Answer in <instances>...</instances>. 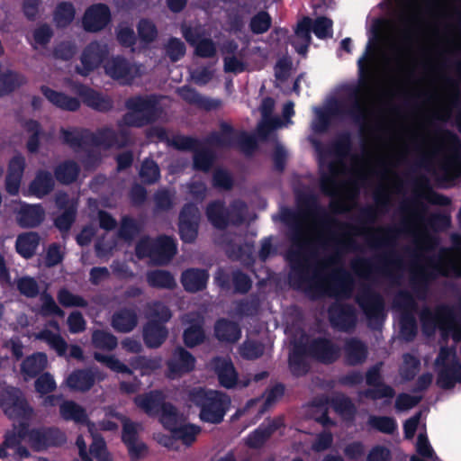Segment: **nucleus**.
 Returning a JSON list of instances; mask_svg holds the SVG:
<instances>
[{"label":"nucleus","instance_id":"f257e3e1","mask_svg":"<svg viewBox=\"0 0 461 461\" xmlns=\"http://www.w3.org/2000/svg\"><path fill=\"white\" fill-rule=\"evenodd\" d=\"M386 1L395 13L396 22L387 24L388 32L377 29L369 37L366 52L357 61L358 85L350 87L345 97L314 109L313 131H324L335 119L364 118L378 81L409 68L412 42L419 31L423 30L429 54L435 59L452 53L460 45L461 37L450 21L447 0Z\"/></svg>","mask_w":461,"mask_h":461},{"label":"nucleus","instance_id":"f03ea898","mask_svg":"<svg viewBox=\"0 0 461 461\" xmlns=\"http://www.w3.org/2000/svg\"><path fill=\"white\" fill-rule=\"evenodd\" d=\"M320 166L323 172V191L339 197L352 195L358 185L368 178L373 170L369 160L355 161L350 170H348L340 161L326 165L325 158H321Z\"/></svg>","mask_w":461,"mask_h":461},{"label":"nucleus","instance_id":"7ed1b4c3","mask_svg":"<svg viewBox=\"0 0 461 461\" xmlns=\"http://www.w3.org/2000/svg\"><path fill=\"white\" fill-rule=\"evenodd\" d=\"M190 399L200 407L201 420L210 423L221 422L230 402L229 397L221 393L201 388L194 390Z\"/></svg>","mask_w":461,"mask_h":461},{"label":"nucleus","instance_id":"20e7f679","mask_svg":"<svg viewBox=\"0 0 461 461\" xmlns=\"http://www.w3.org/2000/svg\"><path fill=\"white\" fill-rule=\"evenodd\" d=\"M159 419L164 428L169 430L175 438L185 445L192 444L200 433V428L186 423L184 416L179 414L172 405L163 406Z\"/></svg>","mask_w":461,"mask_h":461},{"label":"nucleus","instance_id":"39448f33","mask_svg":"<svg viewBox=\"0 0 461 461\" xmlns=\"http://www.w3.org/2000/svg\"><path fill=\"white\" fill-rule=\"evenodd\" d=\"M437 383L443 388H451L461 383V361L450 348H441L435 362Z\"/></svg>","mask_w":461,"mask_h":461},{"label":"nucleus","instance_id":"423d86ee","mask_svg":"<svg viewBox=\"0 0 461 461\" xmlns=\"http://www.w3.org/2000/svg\"><path fill=\"white\" fill-rule=\"evenodd\" d=\"M311 30L320 39L330 37L332 34V22L324 17L316 19L314 23L308 17L303 18L297 25L293 40V44L299 54L304 55L307 51L311 39Z\"/></svg>","mask_w":461,"mask_h":461},{"label":"nucleus","instance_id":"0eeeda50","mask_svg":"<svg viewBox=\"0 0 461 461\" xmlns=\"http://www.w3.org/2000/svg\"><path fill=\"white\" fill-rule=\"evenodd\" d=\"M170 317V312L162 303H156L150 307V321L144 330V339L147 346L157 348L162 344L167 334L162 322L168 321Z\"/></svg>","mask_w":461,"mask_h":461},{"label":"nucleus","instance_id":"6e6552de","mask_svg":"<svg viewBox=\"0 0 461 461\" xmlns=\"http://www.w3.org/2000/svg\"><path fill=\"white\" fill-rule=\"evenodd\" d=\"M139 258L149 257L155 264H165L176 253L174 240L168 237H163L157 241L150 240H141L136 249Z\"/></svg>","mask_w":461,"mask_h":461},{"label":"nucleus","instance_id":"1a4fd4ad","mask_svg":"<svg viewBox=\"0 0 461 461\" xmlns=\"http://www.w3.org/2000/svg\"><path fill=\"white\" fill-rule=\"evenodd\" d=\"M130 112L125 115L124 122L131 125H141L151 121L157 113V104L152 98L135 97L127 103Z\"/></svg>","mask_w":461,"mask_h":461},{"label":"nucleus","instance_id":"9d476101","mask_svg":"<svg viewBox=\"0 0 461 461\" xmlns=\"http://www.w3.org/2000/svg\"><path fill=\"white\" fill-rule=\"evenodd\" d=\"M106 75L121 84H129L142 73V68L123 59L113 58L104 63Z\"/></svg>","mask_w":461,"mask_h":461},{"label":"nucleus","instance_id":"9b49d317","mask_svg":"<svg viewBox=\"0 0 461 461\" xmlns=\"http://www.w3.org/2000/svg\"><path fill=\"white\" fill-rule=\"evenodd\" d=\"M4 411L11 419L26 420L32 414V409L28 406L20 391L11 389L3 396L1 402Z\"/></svg>","mask_w":461,"mask_h":461},{"label":"nucleus","instance_id":"f8f14e48","mask_svg":"<svg viewBox=\"0 0 461 461\" xmlns=\"http://www.w3.org/2000/svg\"><path fill=\"white\" fill-rule=\"evenodd\" d=\"M436 270L442 275L461 276V242L455 249L440 251L439 258L435 263Z\"/></svg>","mask_w":461,"mask_h":461},{"label":"nucleus","instance_id":"ddd939ff","mask_svg":"<svg viewBox=\"0 0 461 461\" xmlns=\"http://www.w3.org/2000/svg\"><path fill=\"white\" fill-rule=\"evenodd\" d=\"M27 437L32 447L37 451L58 446L66 440L65 435L57 429L32 430Z\"/></svg>","mask_w":461,"mask_h":461},{"label":"nucleus","instance_id":"4468645a","mask_svg":"<svg viewBox=\"0 0 461 461\" xmlns=\"http://www.w3.org/2000/svg\"><path fill=\"white\" fill-rule=\"evenodd\" d=\"M106 45L93 42L89 44L81 56V65L77 68L78 73L87 75L100 64L103 57L107 53Z\"/></svg>","mask_w":461,"mask_h":461},{"label":"nucleus","instance_id":"2eb2a0df","mask_svg":"<svg viewBox=\"0 0 461 461\" xmlns=\"http://www.w3.org/2000/svg\"><path fill=\"white\" fill-rule=\"evenodd\" d=\"M110 20V12L104 5L89 7L83 17V26L88 32H97L104 28Z\"/></svg>","mask_w":461,"mask_h":461},{"label":"nucleus","instance_id":"dca6fc26","mask_svg":"<svg viewBox=\"0 0 461 461\" xmlns=\"http://www.w3.org/2000/svg\"><path fill=\"white\" fill-rule=\"evenodd\" d=\"M140 425L130 420H125L123 424L122 440L127 445L129 453L132 459H138L144 456L147 453L145 444L137 438V432Z\"/></svg>","mask_w":461,"mask_h":461},{"label":"nucleus","instance_id":"f3484780","mask_svg":"<svg viewBox=\"0 0 461 461\" xmlns=\"http://www.w3.org/2000/svg\"><path fill=\"white\" fill-rule=\"evenodd\" d=\"M198 211L194 205L185 206L180 214L179 231L185 242L193 241L196 237Z\"/></svg>","mask_w":461,"mask_h":461},{"label":"nucleus","instance_id":"a211bd4d","mask_svg":"<svg viewBox=\"0 0 461 461\" xmlns=\"http://www.w3.org/2000/svg\"><path fill=\"white\" fill-rule=\"evenodd\" d=\"M429 317L431 318L433 325L438 327L444 335L451 336L454 341L461 340V326L450 316L437 315L432 317L430 312H423L422 321L424 326L428 325Z\"/></svg>","mask_w":461,"mask_h":461},{"label":"nucleus","instance_id":"6ab92c4d","mask_svg":"<svg viewBox=\"0 0 461 461\" xmlns=\"http://www.w3.org/2000/svg\"><path fill=\"white\" fill-rule=\"evenodd\" d=\"M24 167L25 159L22 155H15L10 160L6 176V190L9 194H18Z\"/></svg>","mask_w":461,"mask_h":461},{"label":"nucleus","instance_id":"aec40b11","mask_svg":"<svg viewBox=\"0 0 461 461\" xmlns=\"http://www.w3.org/2000/svg\"><path fill=\"white\" fill-rule=\"evenodd\" d=\"M16 211L17 221L23 227H34L44 218V212L40 205L20 203Z\"/></svg>","mask_w":461,"mask_h":461},{"label":"nucleus","instance_id":"412c9836","mask_svg":"<svg viewBox=\"0 0 461 461\" xmlns=\"http://www.w3.org/2000/svg\"><path fill=\"white\" fill-rule=\"evenodd\" d=\"M25 437L23 429L16 427H14L12 431L7 432L3 446L0 447V457H5L7 456L6 448H14L17 458L28 457V450L19 446L22 439H24Z\"/></svg>","mask_w":461,"mask_h":461},{"label":"nucleus","instance_id":"4be33fe9","mask_svg":"<svg viewBox=\"0 0 461 461\" xmlns=\"http://www.w3.org/2000/svg\"><path fill=\"white\" fill-rule=\"evenodd\" d=\"M212 367L218 375L221 385L230 388L237 384V373L230 360L227 358H216L212 363Z\"/></svg>","mask_w":461,"mask_h":461},{"label":"nucleus","instance_id":"5701e85b","mask_svg":"<svg viewBox=\"0 0 461 461\" xmlns=\"http://www.w3.org/2000/svg\"><path fill=\"white\" fill-rule=\"evenodd\" d=\"M183 33L186 41L195 47V51L199 56L210 57L214 54L213 43L202 35L201 29H195L194 33L192 30L184 29Z\"/></svg>","mask_w":461,"mask_h":461},{"label":"nucleus","instance_id":"b1692460","mask_svg":"<svg viewBox=\"0 0 461 461\" xmlns=\"http://www.w3.org/2000/svg\"><path fill=\"white\" fill-rule=\"evenodd\" d=\"M50 327L54 329L51 330L48 328L34 335L36 339L45 341L50 348H53L59 355H64L67 350V344L59 333V326L56 322L50 323Z\"/></svg>","mask_w":461,"mask_h":461},{"label":"nucleus","instance_id":"393cba45","mask_svg":"<svg viewBox=\"0 0 461 461\" xmlns=\"http://www.w3.org/2000/svg\"><path fill=\"white\" fill-rule=\"evenodd\" d=\"M194 358L183 348L176 349L168 363L171 375L188 372L194 368Z\"/></svg>","mask_w":461,"mask_h":461},{"label":"nucleus","instance_id":"a878e982","mask_svg":"<svg viewBox=\"0 0 461 461\" xmlns=\"http://www.w3.org/2000/svg\"><path fill=\"white\" fill-rule=\"evenodd\" d=\"M42 93L52 104L61 109L74 111L79 107V102L77 98L69 97L63 93L47 86L42 87Z\"/></svg>","mask_w":461,"mask_h":461},{"label":"nucleus","instance_id":"bb28decb","mask_svg":"<svg viewBox=\"0 0 461 461\" xmlns=\"http://www.w3.org/2000/svg\"><path fill=\"white\" fill-rule=\"evenodd\" d=\"M47 356L43 353H36L28 357L22 364V374L24 379L35 376L47 366Z\"/></svg>","mask_w":461,"mask_h":461},{"label":"nucleus","instance_id":"cd10ccee","mask_svg":"<svg viewBox=\"0 0 461 461\" xmlns=\"http://www.w3.org/2000/svg\"><path fill=\"white\" fill-rule=\"evenodd\" d=\"M137 407L143 410L149 415H154L159 407L161 409L165 404H162V395L158 392H151L149 393L137 396L134 399Z\"/></svg>","mask_w":461,"mask_h":461},{"label":"nucleus","instance_id":"c85d7f7f","mask_svg":"<svg viewBox=\"0 0 461 461\" xmlns=\"http://www.w3.org/2000/svg\"><path fill=\"white\" fill-rule=\"evenodd\" d=\"M274 107V101L267 98L262 102L260 111L262 119L258 127V135L261 139L270 136V129L275 117H271V112Z\"/></svg>","mask_w":461,"mask_h":461},{"label":"nucleus","instance_id":"c756f323","mask_svg":"<svg viewBox=\"0 0 461 461\" xmlns=\"http://www.w3.org/2000/svg\"><path fill=\"white\" fill-rule=\"evenodd\" d=\"M95 382L94 374L88 371H77L71 374L66 383L73 390L84 392L93 385Z\"/></svg>","mask_w":461,"mask_h":461},{"label":"nucleus","instance_id":"7c9ffc66","mask_svg":"<svg viewBox=\"0 0 461 461\" xmlns=\"http://www.w3.org/2000/svg\"><path fill=\"white\" fill-rule=\"evenodd\" d=\"M53 186V180L50 174L40 172L29 186L28 194L36 197L46 195Z\"/></svg>","mask_w":461,"mask_h":461},{"label":"nucleus","instance_id":"2f4dec72","mask_svg":"<svg viewBox=\"0 0 461 461\" xmlns=\"http://www.w3.org/2000/svg\"><path fill=\"white\" fill-rule=\"evenodd\" d=\"M208 275L201 270H187L182 276L185 288L194 292L203 288L206 285Z\"/></svg>","mask_w":461,"mask_h":461},{"label":"nucleus","instance_id":"473e14b6","mask_svg":"<svg viewBox=\"0 0 461 461\" xmlns=\"http://www.w3.org/2000/svg\"><path fill=\"white\" fill-rule=\"evenodd\" d=\"M59 412L62 418L68 420H73L76 423H84L86 421L85 410L72 401H65L60 404Z\"/></svg>","mask_w":461,"mask_h":461},{"label":"nucleus","instance_id":"72a5a7b5","mask_svg":"<svg viewBox=\"0 0 461 461\" xmlns=\"http://www.w3.org/2000/svg\"><path fill=\"white\" fill-rule=\"evenodd\" d=\"M38 244V235L34 232H28L18 237L16 249L23 257L30 258L33 255Z\"/></svg>","mask_w":461,"mask_h":461},{"label":"nucleus","instance_id":"f704fd0d","mask_svg":"<svg viewBox=\"0 0 461 461\" xmlns=\"http://www.w3.org/2000/svg\"><path fill=\"white\" fill-rule=\"evenodd\" d=\"M77 93L89 106L98 110H105L110 106V101L100 95L94 90L84 86H77Z\"/></svg>","mask_w":461,"mask_h":461},{"label":"nucleus","instance_id":"c9c22d12","mask_svg":"<svg viewBox=\"0 0 461 461\" xmlns=\"http://www.w3.org/2000/svg\"><path fill=\"white\" fill-rule=\"evenodd\" d=\"M366 381L370 385L375 386V388L371 392L373 398L376 399L385 397L391 399L393 397V392L392 388L378 383V368L375 367L367 373Z\"/></svg>","mask_w":461,"mask_h":461},{"label":"nucleus","instance_id":"e433bc0d","mask_svg":"<svg viewBox=\"0 0 461 461\" xmlns=\"http://www.w3.org/2000/svg\"><path fill=\"white\" fill-rule=\"evenodd\" d=\"M215 333L221 340L234 342L239 339L240 330L235 323L220 321L215 326Z\"/></svg>","mask_w":461,"mask_h":461},{"label":"nucleus","instance_id":"4c0bfd02","mask_svg":"<svg viewBox=\"0 0 461 461\" xmlns=\"http://www.w3.org/2000/svg\"><path fill=\"white\" fill-rule=\"evenodd\" d=\"M93 428L94 425L87 424V429L93 440L90 448L91 453L96 457L97 461H113L105 449L104 440L94 432Z\"/></svg>","mask_w":461,"mask_h":461},{"label":"nucleus","instance_id":"58836bf2","mask_svg":"<svg viewBox=\"0 0 461 461\" xmlns=\"http://www.w3.org/2000/svg\"><path fill=\"white\" fill-rule=\"evenodd\" d=\"M416 451L422 458L412 456L411 461H435L436 456L425 434L420 433L416 443Z\"/></svg>","mask_w":461,"mask_h":461},{"label":"nucleus","instance_id":"ea45409f","mask_svg":"<svg viewBox=\"0 0 461 461\" xmlns=\"http://www.w3.org/2000/svg\"><path fill=\"white\" fill-rule=\"evenodd\" d=\"M311 353L323 362H330L338 356L336 348L328 340L316 342Z\"/></svg>","mask_w":461,"mask_h":461},{"label":"nucleus","instance_id":"a19ab883","mask_svg":"<svg viewBox=\"0 0 461 461\" xmlns=\"http://www.w3.org/2000/svg\"><path fill=\"white\" fill-rule=\"evenodd\" d=\"M137 323L136 315L129 311L122 312L114 315L113 326L119 331L131 330Z\"/></svg>","mask_w":461,"mask_h":461},{"label":"nucleus","instance_id":"79ce46f5","mask_svg":"<svg viewBox=\"0 0 461 461\" xmlns=\"http://www.w3.org/2000/svg\"><path fill=\"white\" fill-rule=\"evenodd\" d=\"M75 16V9L70 3H61L58 5L55 14L54 21L59 27L67 26L72 22Z\"/></svg>","mask_w":461,"mask_h":461},{"label":"nucleus","instance_id":"37998d69","mask_svg":"<svg viewBox=\"0 0 461 461\" xmlns=\"http://www.w3.org/2000/svg\"><path fill=\"white\" fill-rule=\"evenodd\" d=\"M348 361L350 364H357L366 358V348L358 340L352 339L346 345Z\"/></svg>","mask_w":461,"mask_h":461},{"label":"nucleus","instance_id":"c03bdc74","mask_svg":"<svg viewBox=\"0 0 461 461\" xmlns=\"http://www.w3.org/2000/svg\"><path fill=\"white\" fill-rule=\"evenodd\" d=\"M204 338L202 330L201 321H196L193 325L188 327L184 332V340L188 347H194L203 341Z\"/></svg>","mask_w":461,"mask_h":461},{"label":"nucleus","instance_id":"a18cd8bd","mask_svg":"<svg viewBox=\"0 0 461 461\" xmlns=\"http://www.w3.org/2000/svg\"><path fill=\"white\" fill-rule=\"evenodd\" d=\"M207 216L209 221L217 228H223L228 222L222 204L220 203H214L209 205Z\"/></svg>","mask_w":461,"mask_h":461},{"label":"nucleus","instance_id":"49530a36","mask_svg":"<svg viewBox=\"0 0 461 461\" xmlns=\"http://www.w3.org/2000/svg\"><path fill=\"white\" fill-rule=\"evenodd\" d=\"M77 172L78 169L75 163L66 162L58 167L56 176L60 182L69 183L76 179Z\"/></svg>","mask_w":461,"mask_h":461},{"label":"nucleus","instance_id":"de8ad7c7","mask_svg":"<svg viewBox=\"0 0 461 461\" xmlns=\"http://www.w3.org/2000/svg\"><path fill=\"white\" fill-rule=\"evenodd\" d=\"M41 307L40 309V314L43 316H64L62 310L59 308L55 301L51 296L47 294H43L41 297Z\"/></svg>","mask_w":461,"mask_h":461},{"label":"nucleus","instance_id":"09e8293b","mask_svg":"<svg viewBox=\"0 0 461 461\" xmlns=\"http://www.w3.org/2000/svg\"><path fill=\"white\" fill-rule=\"evenodd\" d=\"M93 343L96 348L110 350L116 347L117 340L113 335L97 330L93 334Z\"/></svg>","mask_w":461,"mask_h":461},{"label":"nucleus","instance_id":"8fccbe9b","mask_svg":"<svg viewBox=\"0 0 461 461\" xmlns=\"http://www.w3.org/2000/svg\"><path fill=\"white\" fill-rule=\"evenodd\" d=\"M149 285L158 287H172L175 284L174 278L167 272L154 271L149 274Z\"/></svg>","mask_w":461,"mask_h":461},{"label":"nucleus","instance_id":"3c124183","mask_svg":"<svg viewBox=\"0 0 461 461\" xmlns=\"http://www.w3.org/2000/svg\"><path fill=\"white\" fill-rule=\"evenodd\" d=\"M276 428V425H269L267 428L260 427L259 429H256L249 436L247 439L248 445L252 447H259Z\"/></svg>","mask_w":461,"mask_h":461},{"label":"nucleus","instance_id":"603ef678","mask_svg":"<svg viewBox=\"0 0 461 461\" xmlns=\"http://www.w3.org/2000/svg\"><path fill=\"white\" fill-rule=\"evenodd\" d=\"M23 78L14 72L0 74V95L23 83Z\"/></svg>","mask_w":461,"mask_h":461},{"label":"nucleus","instance_id":"864d4df0","mask_svg":"<svg viewBox=\"0 0 461 461\" xmlns=\"http://www.w3.org/2000/svg\"><path fill=\"white\" fill-rule=\"evenodd\" d=\"M294 113V104L292 102L286 103L283 108V120H280L276 117L274 118L270 129V133L277 129L287 127L288 125H290L292 122L289 118L292 117Z\"/></svg>","mask_w":461,"mask_h":461},{"label":"nucleus","instance_id":"5fc2aeb1","mask_svg":"<svg viewBox=\"0 0 461 461\" xmlns=\"http://www.w3.org/2000/svg\"><path fill=\"white\" fill-rule=\"evenodd\" d=\"M56 386L53 376L49 373L43 374L35 382L36 391L41 395L54 391Z\"/></svg>","mask_w":461,"mask_h":461},{"label":"nucleus","instance_id":"6e6d98bb","mask_svg":"<svg viewBox=\"0 0 461 461\" xmlns=\"http://www.w3.org/2000/svg\"><path fill=\"white\" fill-rule=\"evenodd\" d=\"M140 175L143 181L153 183L158 178V167L153 161L146 160L141 166Z\"/></svg>","mask_w":461,"mask_h":461},{"label":"nucleus","instance_id":"4d7b16f0","mask_svg":"<svg viewBox=\"0 0 461 461\" xmlns=\"http://www.w3.org/2000/svg\"><path fill=\"white\" fill-rule=\"evenodd\" d=\"M270 23L269 15L262 12L252 18L250 27L255 33H263L268 30Z\"/></svg>","mask_w":461,"mask_h":461},{"label":"nucleus","instance_id":"13d9d810","mask_svg":"<svg viewBox=\"0 0 461 461\" xmlns=\"http://www.w3.org/2000/svg\"><path fill=\"white\" fill-rule=\"evenodd\" d=\"M95 358L97 361L104 364L106 366H108L113 371L119 372V373H127L128 372L127 366H124L118 359L114 358L112 356H104V355L96 353L95 355Z\"/></svg>","mask_w":461,"mask_h":461},{"label":"nucleus","instance_id":"bf43d9fd","mask_svg":"<svg viewBox=\"0 0 461 461\" xmlns=\"http://www.w3.org/2000/svg\"><path fill=\"white\" fill-rule=\"evenodd\" d=\"M59 302L65 307H74V306H82L84 305V300L66 289H62L59 291L58 294Z\"/></svg>","mask_w":461,"mask_h":461},{"label":"nucleus","instance_id":"052dcab7","mask_svg":"<svg viewBox=\"0 0 461 461\" xmlns=\"http://www.w3.org/2000/svg\"><path fill=\"white\" fill-rule=\"evenodd\" d=\"M370 424L379 429L380 431L385 433L393 432L396 428L395 421L387 417H373L370 419Z\"/></svg>","mask_w":461,"mask_h":461},{"label":"nucleus","instance_id":"680f3d73","mask_svg":"<svg viewBox=\"0 0 461 461\" xmlns=\"http://www.w3.org/2000/svg\"><path fill=\"white\" fill-rule=\"evenodd\" d=\"M17 286L19 291L28 297H32L38 294L37 283L31 277L20 278Z\"/></svg>","mask_w":461,"mask_h":461},{"label":"nucleus","instance_id":"e2e57ef3","mask_svg":"<svg viewBox=\"0 0 461 461\" xmlns=\"http://www.w3.org/2000/svg\"><path fill=\"white\" fill-rule=\"evenodd\" d=\"M138 29L140 37L144 41H151L157 36L155 26L149 21H141Z\"/></svg>","mask_w":461,"mask_h":461},{"label":"nucleus","instance_id":"0e129e2a","mask_svg":"<svg viewBox=\"0 0 461 461\" xmlns=\"http://www.w3.org/2000/svg\"><path fill=\"white\" fill-rule=\"evenodd\" d=\"M167 54L172 60H177L185 54V46L182 41L172 39L167 45Z\"/></svg>","mask_w":461,"mask_h":461},{"label":"nucleus","instance_id":"69168bd1","mask_svg":"<svg viewBox=\"0 0 461 461\" xmlns=\"http://www.w3.org/2000/svg\"><path fill=\"white\" fill-rule=\"evenodd\" d=\"M51 32L48 26H41L33 32V46L38 49L49 41Z\"/></svg>","mask_w":461,"mask_h":461},{"label":"nucleus","instance_id":"338daca9","mask_svg":"<svg viewBox=\"0 0 461 461\" xmlns=\"http://www.w3.org/2000/svg\"><path fill=\"white\" fill-rule=\"evenodd\" d=\"M420 401V398L416 396H411L409 394H401L398 396L395 403V407L398 411H403L414 407Z\"/></svg>","mask_w":461,"mask_h":461},{"label":"nucleus","instance_id":"774afa93","mask_svg":"<svg viewBox=\"0 0 461 461\" xmlns=\"http://www.w3.org/2000/svg\"><path fill=\"white\" fill-rule=\"evenodd\" d=\"M418 366V360L411 355H406L403 357V366L402 372L406 379L412 377L415 375Z\"/></svg>","mask_w":461,"mask_h":461}]
</instances>
